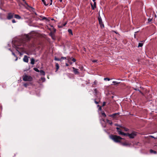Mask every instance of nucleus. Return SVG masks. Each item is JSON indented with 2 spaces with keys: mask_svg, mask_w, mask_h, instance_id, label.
Segmentation results:
<instances>
[{
  "mask_svg": "<svg viewBox=\"0 0 157 157\" xmlns=\"http://www.w3.org/2000/svg\"><path fill=\"white\" fill-rule=\"evenodd\" d=\"M116 129L117 130L119 135H123L124 136H128L130 138H133L136 135V133L135 132H133L131 134L129 133H125L121 131V129L118 127H117Z\"/></svg>",
  "mask_w": 157,
  "mask_h": 157,
  "instance_id": "obj_1",
  "label": "nucleus"
},
{
  "mask_svg": "<svg viewBox=\"0 0 157 157\" xmlns=\"http://www.w3.org/2000/svg\"><path fill=\"white\" fill-rule=\"evenodd\" d=\"M111 138L115 142L120 143L121 140L123 139V138L120 136L114 135H112L111 136Z\"/></svg>",
  "mask_w": 157,
  "mask_h": 157,
  "instance_id": "obj_2",
  "label": "nucleus"
},
{
  "mask_svg": "<svg viewBox=\"0 0 157 157\" xmlns=\"http://www.w3.org/2000/svg\"><path fill=\"white\" fill-rule=\"evenodd\" d=\"M32 78L30 76L25 75L23 76V80L25 81H31L32 80Z\"/></svg>",
  "mask_w": 157,
  "mask_h": 157,
  "instance_id": "obj_3",
  "label": "nucleus"
},
{
  "mask_svg": "<svg viewBox=\"0 0 157 157\" xmlns=\"http://www.w3.org/2000/svg\"><path fill=\"white\" fill-rule=\"evenodd\" d=\"M23 1L24 2L25 5H23V6L27 10L30 11V9L32 10H34V8L32 7L29 6L27 3L26 2L25 0H23Z\"/></svg>",
  "mask_w": 157,
  "mask_h": 157,
  "instance_id": "obj_4",
  "label": "nucleus"
},
{
  "mask_svg": "<svg viewBox=\"0 0 157 157\" xmlns=\"http://www.w3.org/2000/svg\"><path fill=\"white\" fill-rule=\"evenodd\" d=\"M98 20L99 22V24L100 25V26L101 28H104V25L103 24V22H102V19L100 16V15H99V17H98Z\"/></svg>",
  "mask_w": 157,
  "mask_h": 157,
  "instance_id": "obj_5",
  "label": "nucleus"
},
{
  "mask_svg": "<svg viewBox=\"0 0 157 157\" xmlns=\"http://www.w3.org/2000/svg\"><path fill=\"white\" fill-rule=\"evenodd\" d=\"M14 13H9L7 14V18L8 20H10L12 19L13 17Z\"/></svg>",
  "mask_w": 157,
  "mask_h": 157,
  "instance_id": "obj_6",
  "label": "nucleus"
},
{
  "mask_svg": "<svg viewBox=\"0 0 157 157\" xmlns=\"http://www.w3.org/2000/svg\"><path fill=\"white\" fill-rule=\"evenodd\" d=\"M119 113H114L112 115H109V116L110 117H111L114 118H115L117 116L119 115Z\"/></svg>",
  "mask_w": 157,
  "mask_h": 157,
  "instance_id": "obj_7",
  "label": "nucleus"
},
{
  "mask_svg": "<svg viewBox=\"0 0 157 157\" xmlns=\"http://www.w3.org/2000/svg\"><path fill=\"white\" fill-rule=\"evenodd\" d=\"M72 69L73 70V72L75 75H78L79 74L78 69H76L74 67H73Z\"/></svg>",
  "mask_w": 157,
  "mask_h": 157,
  "instance_id": "obj_8",
  "label": "nucleus"
},
{
  "mask_svg": "<svg viewBox=\"0 0 157 157\" xmlns=\"http://www.w3.org/2000/svg\"><path fill=\"white\" fill-rule=\"evenodd\" d=\"M23 61L26 63H28L29 61V59L28 57L26 56L25 55L24 56V58L23 59Z\"/></svg>",
  "mask_w": 157,
  "mask_h": 157,
  "instance_id": "obj_9",
  "label": "nucleus"
},
{
  "mask_svg": "<svg viewBox=\"0 0 157 157\" xmlns=\"http://www.w3.org/2000/svg\"><path fill=\"white\" fill-rule=\"evenodd\" d=\"M91 7L92 10H94L95 8L96 7V2H94V5L92 4V3H91Z\"/></svg>",
  "mask_w": 157,
  "mask_h": 157,
  "instance_id": "obj_10",
  "label": "nucleus"
},
{
  "mask_svg": "<svg viewBox=\"0 0 157 157\" xmlns=\"http://www.w3.org/2000/svg\"><path fill=\"white\" fill-rule=\"evenodd\" d=\"M49 35L52 37L53 39H55V35L54 33H53L52 32H51L49 33Z\"/></svg>",
  "mask_w": 157,
  "mask_h": 157,
  "instance_id": "obj_11",
  "label": "nucleus"
},
{
  "mask_svg": "<svg viewBox=\"0 0 157 157\" xmlns=\"http://www.w3.org/2000/svg\"><path fill=\"white\" fill-rule=\"evenodd\" d=\"M100 101V98H95L94 100V102L96 104H98L99 103V101Z\"/></svg>",
  "mask_w": 157,
  "mask_h": 157,
  "instance_id": "obj_12",
  "label": "nucleus"
},
{
  "mask_svg": "<svg viewBox=\"0 0 157 157\" xmlns=\"http://www.w3.org/2000/svg\"><path fill=\"white\" fill-rule=\"evenodd\" d=\"M39 72H40V75H43L44 76L45 75V72L43 70H40V71Z\"/></svg>",
  "mask_w": 157,
  "mask_h": 157,
  "instance_id": "obj_13",
  "label": "nucleus"
},
{
  "mask_svg": "<svg viewBox=\"0 0 157 157\" xmlns=\"http://www.w3.org/2000/svg\"><path fill=\"white\" fill-rule=\"evenodd\" d=\"M35 60L33 58H32L31 59V64L32 65H33L35 63Z\"/></svg>",
  "mask_w": 157,
  "mask_h": 157,
  "instance_id": "obj_14",
  "label": "nucleus"
},
{
  "mask_svg": "<svg viewBox=\"0 0 157 157\" xmlns=\"http://www.w3.org/2000/svg\"><path fill=\"white\" fill-rule=\"evenodd\" d=\"M121 144L124 146H128L129 145V144L126 142L121 143Z\"/></svg>",
  "mask_w": 157,
  "mask_h": 157,
  "instance_id": "obj_15",
  "label": "nucleus"
},
{
  "mask_svg": "<svg viewBox=\"0 0 157 157\" xmlns=\"http://www.w3.org/2000/svg\"><path fill=\"white\" fill-rule=\"evenodd\" d=\"M14 17L18 19H20L21 18V17L19 15L17 14H15Z\"/></svg>",
  "mask_w": 157,
  "mask_h": 157,
  "instance_id": "obj_16",
  "label": "nucleus"
},
{
  "mask_svg": "<svg viewBox=\"0 0 157 157\" xmlns=\"http://www.w3.org/2000/svg\"><path fill=\"white\" fill-rule=\"evenodd\" d=\"M56 72L59 69V65L57 63H56Z\"/></svg>",
  "mask_w": 157,
  "mask_h": 157,
  "instance_id": "obj_17",
  "label": "nucleus"
},
{
  "mask_svg": "<svg viewBox=\"0 0 157 157\" xmlns=\"http://www.w3.org/2000/svg\"><path fill=\"white\" fill-rule=\"evenodd\" d=\"M29 48H31L34 47L35 46V44L34 43L30 44L28 45Z\"/></svg>",
  "mask_w": 157,
  "mask_h": 157,
  "instance_id": "obj_18",
  "label": "nucleus"
},
{
  "mask_svg": "<svg viewBox=\"0 0 157 157\" xmlns=\"http://www.w3.org/2000/svg\"><path fill=\"white\" fill-rule=\"evenodd\" d=\"M107 122L109 123V124L112 125L113 124V123L111 121H110L108 119L106 120Z\"/></svg>",
  "mask_w": 157,
  "mask_h": 157,
  "instance_id": "obj_19",
  "label": "nucleus"
},
{
  "mask_svg": "<svg viewBox=\"0 0 157 157\" xmlns=\"http://www.w3.org/2000/svg\"><path fill=\"white\" fill-rule=\"evenodd\" d=\"M40 81H42V82H44L45 81V78L44 77H41L40 79Z\"/></svg>",
  "mask_w": 157,
  "mask_h": 157,
  "instance_id": "obj_20",
  "label": "nucleus"
},
{
  "mask_svg": "<svg viewBox=\"0 0 157 157\" xmlns=\"http://www.w3.org/2000/svg\"><path fill=\"white\" fill-rule=\"evenodd\" d=\"M44 5L47 6L48 5V3H46L45 0H41Z\"/></svg>",
  "mask_w": 157,
  "mask_h": 157,
  "instance_id": "obj_21",
  "label": "nucleus"
},
{
  "mask_svg": "<svg viewBox=\"0 0 157 157\" xmlns=\"http://www.w3.org/2000/svg\"><path fill=\"white\" fill-rule=\"evenodd\" d=\"M150 152L151 153L156 154L157 153L156 151H155L152 149L150 150Z\"/></svg>",
  "mask_w": 157,
  "mask_h": 157,
  "instance_id": "obj_22",
  "label": "nucleus"
},
{
  "mask_svg": "<svg viewBox=\"0 0 157 157\" xmlns=\"http://www.w3.org/2000/svg\"><path fill=\"white\" fill-rule=\"evenodd\" d=\"M68 32L69 33L71 34L72 35H73L72 31L71 29H68Z\"/></svg>",
  "mask_w": 157,
  "mask_h": 157,
  "instance_id": "obj_23",
  "label": "nucleus"
},
{
  "mask_svg": "<svg viewBox=\"0 0 157 157\" xmlns=\"http://www.w3.org/2000/svg\"><path fill=\"white\" fill-rule=\"evenodd\" d=\"M12 54H13V56H14L15 57H16V59H15V61H17V59H18L16 55L15 54L14 52H12Z\"/></svg>",
  "mask_w": 157,
  "mask_h": 157,
  "instance_id": "obj_24",
  "label": "nucleus"
},
{
  "mask_svg": "<svg viewBox=\"0 0 157 157\" xmlns=\"http://www.w3.org/2000/svg\"><path fill=\"white\" fill-rule=\"evenodd\" d=\"M54 59L55 60H56V61H60L61 62V59L56 58V57H55Z\"/></svg>",
  "mask_w": 157,
  "mask_h": 157,
  "instance_id": "obj_25",
  "label": "nucleus"
},
{
  "mask_svg": "<svg viewBox=\"0 0 157 157\" xmlns=\"http://www.w3.org/2000/svg\"><path fill=\"white\" fill-rule=\"evenodd\" d=\"M72 58V57H67V59L68 60V62H69V61H70V60H71V59Z\"/></svg>",
  "mask_w": 157,
  "mask_h": 157,
  "instance_id": "obj_26",
  "label": "nucleus"
},
{
  "mask_svg": "<svg viewBox=\"0 0 157 157\" xmlns=\"http://www.w3.org/2000/svg\"><path fill=\"white\" fill-rule=\"evenodd\" d=\"M143 44L142 43H139L138 47H142L143 46Z\"/></svg>",
  "mask_w": 157,
  "mask_h": 157,
  "instance_id": "obj_27",
  "label": "nucleus"
},
{
  "mask_svg": "<svg viewBox=\"0 0 157 157\" xmlns=\"http://www.w3.org/2000/svg\"><path fill=\"white\" fill-rule=\"evenodd\" d=\"M33 70L37 72H39V71H40V70H38L37 68H36V67L34 68Z\"/></svg>",
  "mask_w": 157,
  "mask_h": 157,
  "instance_id": "obj_28",
  "label": "nucleus"
},
{
  "mask_svg": "<svg viewBox=\"0 0 157 157\" xmlns=\"http://www.w3.org/2000/svg\"><path fill=\"white\" fill-rule=\"evenodd\" d=\"M97 81L96 80H95V81L94 82V84H93L92 85V87H95V86H94V85H96L97 84Z\"/></svg>",
  "mask_w": 157,
  "mask_h": 157,
  "instance_id": "obj_29",
  "label": "nucleus"
},
{
  "mask_svg": "<svg viewBox=\"0 0 157 157\" xmlns=\"http://www.w3.org/2000/svg\"><path fill=\"white\" fill-rule=\"evenodd\" d=\"M101 115L103 117H106V115L104 112L101 113Z\"/></svg>",
  "mask_w": 157,
  "mask_h": 157,
  "instance_id": "obj_30",
  "label": "nucleus"
},
{
  "mask_svg": "<svg viewBox=\"0 0 157 157\" xmlns=\"http://www.w3.org/2000/svg\"><path fill=\"white\" fill-rule=\"evenodd\" d=\"M113 83L114 84V85H116L118 84L119 82H118L116 81H113Z\"/></svg>",
  "mask_w": 157,
  "mask_h": 157,
  "instance_id": "obj_31",
  "label": "nucleus"
},
{
  "mask_svg": "<svg viewBox=\"0 0 157 157\" xmlns=\"http://www.w3.org/2000/svg\"><path fill=\"white\" fill-rule=\"evenodd\" d=\"M19 48L18 47H16V49L17 50V51L18 52H19V54H21V52H20L19 50H18V49Z\"/></svg>",
  "mask_w": 157,
  "mask_h": 157,
  "instance_id": "obj_32",
  "label": "nucleus"
},
{
  "mask_svg": "<svg viewBox=\"0 0 157 157\" xmlns=\"http://www.w3.org/2000/svg\"><path fill=\"white\" fill-rule=\"evenodd\" d=\"M67 57H63V56H62L61 57V59H67Z\"/></svg>",
  "mask_w": 157,
  "mask_h": 157,
  "instance_id": "obj_33",
  "label": "nucleus"
},
{
  "mask_svg": "<svg viewBox=\"0 0 157 157\" xmlns=\"http://www.w3.org/2000/svg\"><path fill=\"white\" fill-rule=\"evenodd\" d=\"M110 80V78H104V80H107L109 81Z\"/></svg>",
  "mask_w": 157,
  "mask_h": 157,
  "instance_id": "obj_34",
  "label": "nucleus"
},
{
  "mask_svg": "<svg viewBox=\"0 0 157 157\" xmlns=\"http://www.w3.org/2000/svg\"><path fill=\"white\" fill-rule=\"evenodd\" d=\"M71 59L74 62H75L76 61V59L75 58H73L72 57Z\"/></svg>",
  "mask_w": 157,
  "mask_h": 157,
  "instance_id": "obj_35",
  "label": "nucleus"
},
{
  "mask_svg": "<svg viewBox=\"0 0 157 157\" xmlns=\"http://www.w3.org/2000/svg\"><path fill=\"white\" fill-rule=\"evenodd\" d=\"M94 91L96 94L97 93V90L96 89H94Z\"/></svg>",
  "mask_w": 157,
  "mask_h": 157,
  "instance_id": "obj_36",
  "label": "nucleus"
},
{
  "mask_svg": "<svg viewBox=\"0 0 157 157\" xmlns=\"http://www.w3.org/2000/svg\"><path fill=\"white\" fill-rule=\"evenodd\" d=\"M152 18H151V19L149 18L148 20V22H150L152 21Z\"/></svg>",
  "mask_w": 157,
  "mask_h": 157,
  "instance_id": "obj_37",
  "label": "nucleus"
},
{
  "mask_svg": "<svg viewBox=\"0 0 157 157\" xmlns=\"http://www.w3.org/2000/svg\"><path fill=\"white\" fill-rule=\"evenodd\" d=\"M106 102L105 101L103 102L102 104V106H104L105 105Z\"/></svg>",
  "mask_w": 157,
  "mask_h": 157,
  "instance_id": "obj_38",
  "label": "nucleus"
},
{
  "mask_svg": "<svg viewBox=\"0 0 157 157\" xmlns=\"http://www.w3.org/2000/svg\"><path fill=\"white\" fill-rule=\"evenodd\" d=\"M2 14L1 13H0V19L1 20L3 19V18L2 17Z\"/></svg>",
  "mask_w": 157,
  "mask_h": 157,
  "instance_id": "obj_39",
  "label": "nucleus"
},
{
  "mask_svg": "<svg viewBox=\"0 0 157 157\" xmlns=\"http://www.w3.org/2000/svg\"><path fill=\"white\" fill-rule=\"evenodd\" d=\"M56 29L54 28H53V32H52L53 33H55L56 32Z\"/></svg>",
  "mask_w": 157,
  "mask_h": 157,
  "instance_id": "obj_40",
  "label": "nucleus"
},
{
  "mask_svg": "<svg viewBox=\"0 0 157 157\" xmlns=\"http://www.w3.org/2000/svg\"><path fill=\"white\" fill-rule=\"evenodd\" d=\"M28 85V84L27 83H25L24 84V86L25 87H27V86Z\"/></svg>",
  "mask_w": 157,
  "mask_h": 157,
  "instance_id": "obj_41",
  "label": "nucleus"
},
{
  "mask_svg": "<svg viewBox=\"0 0 157 157\" xmlns=\"http://www.w3.org/2000/svg\"><path fill=\"white\" fill-rule=\"evenodd\" d=\"M67 24V22H66L65 23L62 24V25H63V27H64V26H65Z\"/></svg>",
  "mask_w": 157,
  "mask_h": 157,
  "instance_id": "obj_42",
  "label": "nucleus"
},
{
  "mask_svg": "<svg viewBox=\"0 0 157 157\" xmlns=\"http://www.w3.org/2000/svg\"><path fill=\"white\" fill-rule=\"evenodd\" d=\"M58 27L59 28H61L63 27V26L62 25H58Z\"/></svg>",
  "mask_w": 157,
  "mask_h": 157,
  "instance_id": "obj_43",
  "label": "nucleus"
},
{
  "mask_svg": "<svg viewBox=\"0 0 157 157\" xmlns=\"http://www.w3.org/2000/svg\"><path fill=\"white\" fill-rule=\"evenodd\" d=\"M101 109H102L101 106H100V107H99V108L98 110L99 111H101Z\"/></svg>",
  "mask_w": 157,
  "mask_h": 157,
  "instance_id": "obj_44",
  "label": "nucleus"
},
{
  "mask_svg": "<svg viewBox=\"0 0 157 157\" xmlns=\"http://www.w3.org/2000/svg\"><path fill=\"white\" fill-rule=\"evenodd\" d=\"M97 60H92V62L93 63H95V62H97Z\"/></svg>",
  "mask_w": 157,
  "mask_h": 157,
  "instance_id": "obj_45",
  "label": "nucleus"
},
{
  "mask_svg": "<svg viewBox=\"0 0 157 157\" xmlns=\"http://www.w3.org/2000/svg\"><path fill=\"white\" fill-rule=\"evenodd\" d=\"M12 23H15L16 22V21H15V20L14 19H13L12 20Z\"/></svg>",
  "mask_w": 157,
  "mask_h": 157,
  "instance_id": "obj_46",
  "label": "nucleus"
},
{
  "mask_svg": "<svg viewBox=\"0 0 157 157\" xmlns=\"http://www.w3.org/2000/svg\"><path fill=\"white\" fill-rule=\"evenodd\" d=\"M79 68L81 70H82L83 68V66H81V67H79Z\"/></svg>",
  "mask_w": 157,
  "mask_h": 157,
  "instance_id": "obj_47",
  "label": "nucleus"
},
{
  "mask_svg": "<svg viewBox=\"0 0 157 157\" xmlns=\"http://www.w3.org/2000/svg\"><path fill=\"white\" fill-rule=\"evenodd\" d=\"M43 20H47V18H46L45 17H44L43 18Z\"/></svg>",
  "mask_w": 157,
  "mask_h": 157,
  "instance_id": "obj_48",
  "label": "nucleus"
},
{
  "mask_svg": "<svg viewBox=\"0 0 157 157\" xmlns=\"http://www.w3.org/2000/svg\"><path fill=\"white\" fill-rule=\"evenodd\" d=\"M139 91L143 95H144V94L140 90H139Z\"/></svg>",
  "mask_w": 157,
  "mask_h": 157,
  "instance_id": "obj_49",
  "label": "nucleus"
},
{
  "mask_svg": "<svg viewBox=\"0 0 157 157\" xmlns=\"http://www.w3.org/2000/svg\"><path fill=\"white\" fill-rule=\"evenodd\" d=\"M133 89L136 90H138L139 91V90H140L136 88H133Z\"/></svg>",
  "mask_w": 157,
  "mask_h": 157,
  "instance_id": "obj_50",
  "label": "nucleus"
},
{
  "mask_svg": "<svg viewBox=\"0 0 157 157\" xmlns=\"http://www.w3.org/2000/svg\"><path fill=\"white\" fill-rule=\"evenodd\" d=\"M27 38L28 39V40H29L30 39V38L29 36H26Z\"/></svg>",
  "mask_w": 157,
  "mask_h": 157,
  "instance_id": "obj_51",
  "label": "nucleus"
},
{
  "mask_svg": "<svg viewBox=\"0 0 157 157\" xmlns=\"http://www.w3.org/2000/svg\"><path fill=\"white\" fill-rule=\"evenodd\" d=\"M50 1H51V3L50 4V5H52V0H50Z\"/></svg>",
  "mask_w": 157,
  "mask_h": 157,
  "instance_id": "obj_52",
  "label": "nucleus"
},
{
  "mask_svg": "<svg viewBox=\"0 0 157 157\" xmlns=\"http://www.w3.org/2000/svg\"><path fill=\"white\" fill-rule=\"evenodd\" d=\"M65 65H66V66H69V64H68V63H66Z\"/></svg>",
  "mask_w": 157,
  "mask_h": 157,
  "instance_id": "obj_53",
  "label": "nucleus"
},
{
  "mask_svg": "<svg viewBox=\"0 0 157 157\" xmlns=\"http://www.w3.org/2000/svg\"><path fill=\"white\" fill-rule=\"evenodd\" d=\"M71 65L72 64V63L70 61H69V62H68Z\"/></svg>",
  "mask_w": 157,
  "mask_h": 157,
  "instance_id": "obj_54",
  "label": "nucleus"
},
{
  "mask_svg": "<svg viewBox=\"0 0 157 157\" xmlns=\"http://www.w3.org/2000/svg\"><path fill=\"white\" fill-rule=\"evenodd\" d=\"M128 129L126 128H125V130L126 131H128Z\"/></svg>",
  "mask_w": 157,
  "mask_h": 157,
  "instance_id": "obj_55",
  "label": "nucleus"
},
{
  "mask_svg": "<svg viewBox=\"0 0 157 157\" xmlns=\"http://www.w3.org/2000/svg\"><path fill=\"white\" fill-rule=\"evenodd\" d=\"M100 106H100L99 105H97V107H100Z\"/></svg>",
  "mask_w": 157,
  "mask_h": 157,
  "instance_id": "obj_56",
  "label": "nucleus"
},
{
  "mask_svg": "<svg viewBox=\"0 0 157 157\" xmlns=\"http://www.w3.org/2000/svg\"><path fill=\"white\" fill-rule=\"evenodd\" d=\"M60 2H61L62 1V0H59Z\"/></svg>",
  "mask_w": 157,
  "mask_h": 157,
  "instance_id": "obj_57",
  "label": "nucleus"
},
{
  "mask_svg": "<svg viewBox=\"0 0 157 157\" xmlns=\"http://www.w3.org/2000/svg\"><path fill=\"white\" fill-rule=\"evenodd\" d=\"M96 0H93V1L94 2H94H95Z\"/></svg>",
  "mask_w": 157,
  "mask_h": 157,
  "instance_id": "obj_58",
  "label": "nucleus"
},
{
  "mask_svg": "<svg viewBox=\"0 0 157 157\" xmlns=\"http://www.w3.org/2000/svg\"><path fill=\"white\" fill-rule=\"evenodd\" d=\"M47 78H48V79H49V76H48L47 77Z\"/></svg>",
  "mask_w": 157,
  "mask_h": 157,
  "instance_id": "obj_59",
  "label": "nucleus"
},
{
  "mask_svg": "<svg viewBox=\"0 0 157 157\" xmlns=\"http://www.w3.org/2000/svg\"><path fill=\"white\" fill-rule=\"evenodd\" d=\"M52 20H54V19H53V18H52Z\"/></svg>",
  "mask_w": 157,
  "mask_h": 157,
  "instance_id": "obj_60",
  "label": "nucleus"
},
{
  "mask_svg": "<svg viewBox=\"0 0 157 157\" xmlns=\"http://www.w3.org/2000/svg\"><path fill=\"white\" fill-rule=\"evenodd\" d=\"M151 137H152V138H154V137L153 136H151Z\"/></svg>",
  "mask_w": 157,
  "mask_h": 157,
  "instance_id": "obj_61",
  "label": "nucleus"
}]
</instances>
